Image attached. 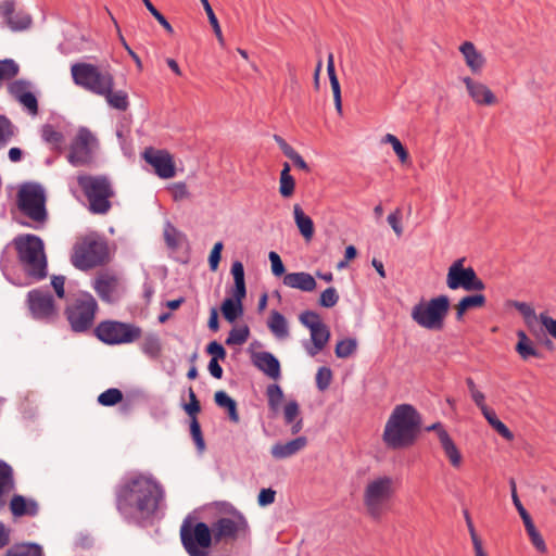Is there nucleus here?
Segmentation results:
<instances>
[{"instance_id": "obj_1", "label": "nucleus", "mask_w": 556, "mask_h": 556, "mask_svg": "<svg viewBox=\"0 0 556 556\" xmlns=\"http://www.w3.org/2000/svg\"><path fill=\"white\" fill-rule=\"evenodd\" d=\"M114 495L122 519L128 525L146 528L153 523L164 502L165 491L152 475L132 472L121 479Z\"/></svg>"}, {"instance_id": "obj_2", "label": "nucleus", "mask_w": 556, "mask_h": 556, "mask_svg": "<svg viewBox=\"0 0 556 556\" xmlns=\"http://www.w3.org/2000/svg\"><path fill=\"white\" fill-rule=\"evenodd\" d=\"M420 415L410 404L395 406L386 422L382 434L383 442L392 450L412 445L420 426Z\"/></svg>"}, {"instance_id": "obj_3", "label": "nucleus", "mask_w": 556, "mask_h": 556, "mask_svg": "<svg viewBox=\"0 0 556 556\" xmlns=\"http://www.w3.org/2000/svg\"><path fill=\"white\" fill-rule=\"evenodd\" d=\"M12 244L27 277L34 281L43 280L48 276V261L43 240L36 235L25 233L16 236Z\"/></svg>"}, {"instance_id": "obj_4", "label": "nucleus", "mask_w": 556, "mask_h": 556, "mask_svg": "<svg viewBox=\"0 0 556 556\" xmlns=\"http://www.w3.org/2000/svg\"><path fill=\"white\" fill-rule=\"evenodd\" d=\"M17 207L20 212L31 219L33 224L18 222L22 226L41 229L48 220L46 208V194L41 185L36 182L24 184L17 192Z\"/></svg>"}, {"instance_id": "obj_5", "label": "nucleus", "mask_w": 556, "mask_h": 556, "mask_svg": "<svg viewBox=\"0 0 556 556\" xmlns=\"http://www.w3.org/2000/svg\"><path fill=\"white\" fill-rule=\"evenodd\" d=\"M77 182L89 202V211L92 214L103 215L110 211V199L114 197V189L109 177L79 175Z\"/></svg>"}, {"instance_id": "obj_6", "label": "nucleus", "mask_w": 556, "mask_h": 556, "mask_svg": "<svg viewBox=\"0 0 556 556\" xmlns=\"http://www.w3.org/2000/svg\"><path fill=\"white\" fill-rule=\"evenodd\" d=\"M180 541L189 556H208L214 539L206 522L187 516L180 527Z\"/></svg>"}, {"instance_id": "obj_7", "label": "nucleus", "mask_w": 556, "mask_h": 556, "mask_svg": "<svg viewBox=\"0 0 556 556\" xmlns=\"http://www.w3.org/2000/svg\"><path fill=\"white\" fill-rule=\"evenodd\" d=\"M98 308V303L90 292H79L64 311L71 330L75 333L88 332L94 324Z\"/></svg>"}, {"instance_id": "obj_8", "label": "nucleus", "mask_w": 556, "mask_h": 556, "mask_svg": "<svg viewBox=\"0 0 556 556\" xmlns=\"http://www.w3.org/2000/svg\"><path fill=\"white\" fill-rule=\"evenodd\" d=\"M71 74L76 86L97 96L105 94L110 87H114L113 75L91 63H74L71 66Z\"/></svg>"}, {"instance_id": "obj_9", "label": "nucleus", "mask_w": 556, "mask_h": 556, "mask_svg": "<svg viewBox=\"0 0 556 556\" xmlns=\"http://www.w3.org/2000/svg\"><path fill=\"white\" fill-rule=\"evenodd\" d=\"M108 244L96 236H86L73 247L71 262L79 270H88L104 264Z\"/></svg>"}, {"instance_id": "obj_10", "label": "nucleus", "mask_w": 556, "mask_h": 556, "mask_svg": "<svg viewBox=\"0 0 556 556\" xmlns=\"http://www.w3.org/2000/svg\"><path fill=\"white\" fill-rule=\"evenodd\" d=\"M450 299L445 294L432 298L427 304L419 302L412 309L413 320L422 328L441 330L448 313Z\"/></svg>"}, {"instance_id": "obj_11", "label": "nucleus", "mask_w": 556, "mask_h": 556, "mask_svg": "<svg viewBox=\"0 0 556 556\" xmlns=\"http://www.w3.org/2000/svg\"><path fill=\"white\" fill-rule=\"evenodd\" d=\"M299 321L309 330L311 339L302 341L306 354L315 357L321 352L330 340L329 327L323 321L321 316L311 309L303 311L299 315Z\"/></svg>"}, {"instance_id": "obj_12", "label": "nucleus", "mask_w": 556, "mask_h": 556, "mask_svg": "<svg viewBox=\"0 0 556 556\" xmlns=\"http://www.w3.org/2000/svg\"><path fill=\"white\" fill-rule=\"evenodd\" d=\"M96 337L109 345L132 343L141 338L142 329L134 324L117 320L101 321L94 329Z\"/></svg>"}, {"instance_id": "obj_13", "label": "nucleus", "mask_w": 556, "mask_h": 556, "mask_svg": "<svg viewBox=\"0 0 556 556\" xmlns=\"http://www.w3.org/2000/svg\"><path fill=\"white\" fill-rule=\"evenodd\" d=\"M26 304L33 319L53 324L59 318V309L53 295L46 289L36 288L27 292Z\"/></svg>"}, {"instance_id": "obj_14", "label": "nucleus", "mask_w": 556, "mask_h": 556, "mask_svg": "<svg viewBox=\"0 0 556 556\" xmlns=\"http://www.w3.org/2000/svg\"><path fill=\"white\" fill-rule=\"evenodd\" d=\"M393 495V480L382 476L370 481L364 492V504L374 518H379L384 505Z\"/></svg>"}, {"instance_id": "obj_15", "label": "nucleus", "mask_w": 556, "mask_h": 556, "mask_svg": "<svg viewBox=\"0 0 556 556\" xmlns=\"http://www.w3.org/2000/svg\"><path fill=\"white\" fill-rule=\"evenodd\" d=\"M465 258L456 260L447 270L446 286L451 290L482 291L484 282L477 276L472 267H464Z\"/></svg>"}, {"instance_id": "obj_16", "label": "nucleus", "mask_w": 556, "mask_h": 556, "mask_svg": "<svg viewBox=\"0 0 556 556\" xmlns=\"http://www.w3.org/2000/svg\"><path fill=\"white\" fill-rule=\"evenodd\" d=\"M248 529V521L239 511L235 514L233 518H218L211 527L213 539L216 543L223 540H236L240 533L245 534Z\"/></svg>"}, {"instance_id": "obj_17", "label": "nucleus", "mask_w": 556, "mask_h": 556, "mask_svg": "<svg viewBox=\"0 0 556 556\" xmlns=\"http://www.w3.org/2000/svg\"><path fill=\"white\" fill-rule=\"evenodd\" d=\"M96 140L91 131L85 127L78 130L75 140L71 143L67 161L73 166H84L90 163L92 153L90 142Z\"/></svg>"}, {"instance_id": "obj_18", "label": "nucleus", "mask_w": 556, "mask_h": 556, "mask_svg": "<svg viewBox=\"0 0 556 556\" xmlns=\"http://www.w3.org/2000/svg\"><path fill=\"white\" fill-rule=\"evenodd\" d=\"M142 157L160 178L168 179L175 176V164L168 151L149 147L144 149Z\"/></svg>"}, {"instance_id": "obj_19", "label": "nucleus", "mask_w": 556, "mask_h": 556, "mask_svg": "<svg viewBox=\"0 0 556 556\" xmlns=\"http://www.w3.org/2000/svg\"><path fill=\"white\" fill-rule=\"evenodd\" d=\"M0 14L4 20L5 25L12 31H23L28 29L33 24L30 14L23 10L16 11V3L14 0H5L0 4Z\"/></svg>"}, {"instance_id": "obj_20", "label": "nucleus", "mask_w": 556, "mask_h": 556, "mask_svg": "<svg viewBox=\"0 0 556 556\" xmlns=\"http://www.w3.org/2000/svg\"><path fill=\"white\" fill-rule=\"evenodd\" d=\"M462 80L466 85L468 94L476 104L492 105L496 102L494 93L486 85L476 81L468 76L463 77Z\"/></svg>"}, {"instance_id": "obj_21", "label": "nucleus", "mask_w": 556, "mask_h": 556, "mask_svg": "<svg viewBox=\"0 0 556 556\" xmlns=\"http://www.w3.org/2000/svg\"><path fill=\"white\" fill-rule=\"evenodd\" d=\"M254 366L269 378L277 380L281 377L279 359L270 352L263 351L253 355Z\"/></svg>"}, {"instance_id": "obj_22", "label": "nucleus", "mask_w": 556, "mask_h": 556, "mask_svg": "<svg viewBox=\"0 0 556 556\" xmlns=\"http://www.w3.org/2000/svg\"><path fill=\"white\" fill-rule=\"evenodd\" d=\"M11 514L15 518L36 517L39 513V505L36 500L27 498L21 494H14L9 503Z\"/></svg>"}, {"instance_id": "obj_23", "label": "nucleus", "mask_w": 556, "mask_h": 556, "mask_svg": "<svg viewBox=\"0 0 556 556\" xmlns=\"http://www.w3.org/2000/svg\"><path fill=\"white\" fill-rule=\"evenodd\" d=\"M307 445L306 437H296L295 439L282 443L277 442L271 446L270 454L275 459H286L302 451Z\"/></svg>"}, {"instance_id": "obj_24", "label": "nucleus", "mask_w": 556, "mask_h": 556, "mask_svg": "<svg viewBox=\"0 0 556 556\" xmlns=\"http://www.w3.org/2000/svg\"><path fill=\"white\" fill-rule=\"evenodd\" d=\"M15 481L12 467L0 459V514L5 510L8 505V495L14 490Z\"/></svg>"}, {"instance_id": "obj_25", "label": "nucleus", "mask_w": 556, "mask_h": 556, "mask_svg": "<svg viewBox=\"0 0 556 556\" xmlns=\"http://www.w3.org/2000/svg\"><path fill=\"white\" fill-rule=\"evenodd\" d=\"M283 285L304 292H311L316 288L314 277L305 271L289 273L285 275Z\"/></svg>"}, {"instance_id": "obj_26", "label": "nucleus", "mask_w": 556, "mask_h": 556, "mask_svg": "<svg viewBox=\"0 0 556 556\" xmlns=\"http://www.w3.org/2000/svg\"><path fill=\"white\" fill-rule=\"evenodd\" d=\"M459 51L465 58L467 66L472 73H480L485 64L484 56L476 49L475 45L470 41H465L459 47Z\"/></svg>"}, {"instance_id": "obj_27", "label": "nucleus", "mask_w": 556, "mask_h": 556, "mask_svg": "<svg viewBox=\"0 0 556 556\" xmlns=\"http://www.w3.org/2000/svg\"><path fill=\"white\" fill-rule=\"evenodd\" d=\"M92 287L102 301L106 303L116 301V296L114 295L116 279L114 277L101 276L94 280Z\"/></svg>"}, {"instance_id": "obj_28", "label": "nucleus", "mask_w": 556, "mask_h": 556, "mask_svg": "<svg viewBox=\"0 0 556 556\" xmlns=\"http://www.w3.org/2000/svg\"><path fill=\"white\" fill-rule=\"evenodd\" d=\"M231 294L232 298H226L220 307L224 318L229 323H233L243 314L242 300L245 298L236 292Z\"/></svg>"}, {"instance_id": "obj_29", "label": "nucleus", "mask_w": 556, "mask_h": 556, "mask_svg": "<svg viewBox=\"0 0 556 556\" xmlns=\"http://www.w3.org/2000/svg\"><path fill=\"white\" fill-rule=\"evenodd\" d=\"M286 425L291 426V433L298 434L303 429V419L300 417V405L295 400L289 401L283 407Z\"/></svg>"}, {"instance_id": "obj_30", "label": "nucleus", "mask_w": 556, "mask_h": 556, "mask_svg": "<svg viewBox=\"0 0 556 556\" xmlns=\"http://www.w3.org/2000/svg\"><path fill=\"white\" fill-rule=\"evenodd\" d=\"M214 400L218 407L227 410L228 418L231 422L238 424L240 421L237 402L226 391H216Z\"/></svg>"}, {"instance_id": "obj_31", "label": "nucleus", "mask_w": 556, "mask_h": 556, "mask_svg": "<svg viewBox=\"0 0 556 556\" xmlns=\"http://www.w3.org/2000/svg\"><path fill=\"white\" fill-rule=\"evenodd\" d=\"M294 222L303 238L306 241H311L314 236V223L313 219L306 215L299 204L293 207Z\"/></svg>"}, {"instance_id": "obj_32", "label": "nucleus", "mask_w": 556, "mask_h": 556, "mask_svg": "<svg viewBox=\"0 0 556 556\" xmlns=\"http://www.w3.org/2000/svg\"><path fill=\"white\" fill-rule=\"evenodd\" d=\"M267 327L278 339H287L289 337L288 321L283 314L278 311H271L267 320Z\"/></svg>"}, {"instance_id": "obj_33", "label": "nucleus", "mask_w": 556, "mask_h": 556, "mask_svg": "<svg viewBox=\"0 0 556 556\" xmlns=\"http://www.w3.org/2000/svg\"><path fill=\"white\" fill-rule=\"evenodd\" d=\"M485 302V295L482 293H473L462 298L456 305V319L462 320L468 309L482 307Z\"/></svg>"}, {"instance_id": "obj_34", "label": "nucleus", "mask_w": 556, "mask_h": 556, "mask_svg": "<svg viewBox=\"0 0 556 556\" xmlns=\"http://www.w3.org/2000/svg\"><path fill=\"white\" fill-rule=\"evenodd\" d=\"M439 440L452 466L455 468L459 467L462 464V455L447 431L439 433Z\"/></svg>"}, {"instance_id": "obj_35", "label": "nucleus", "mask_w": 556, "mask_h": 556, "mask_svg": "<svg viewBox=\"0 0 556 556\" xmlns=\"http://www.w3.org/2000/svg\"><path fill=\"white\" fill-rule=\"evenodd\" d=\"M141 352L148 357L155 359L161 355L162 343L157 333L149 332L140 343Z\"/></svg>"}, {"instance_id": "obj_36", "label": "nucleus", "mask_w": 556, "mask_h": 556, "mask_svg": "<svg viewBox=\"0 0 556 556\" xmlns=\"http://www.w3.org/2000/svg\"><path fill=\"white\" fill-rule=\"evenodd\" d=\"M518 342L516 344V352L522 359L529 357H540L541 353L534 348L532 341L528 338L527 333L522 330L517 332Z\"/></svg>"}, {"instance_id": "obj_37", "label": "nucleus", "mask_w": 556, "mask_h": 556, "mask_svg": "<svg viewBox=\"0 0 556 556\" xmlns=\"http://www.w3.org/2000/svg\"><path fill=\"white\" fill-rule=\"evenodd\" d=\"M482 415L490 424V426H492V428L496 430V432L501 434L505 440L511 441L514 439V433L508 429V427L503 421H501L497 418L493 409L483 407Z\"/></svg>"}, {"instance_id": "obj_38", "label": "nucleus", "mask_w": 556, "mask_h": 556, "mask_svg": "<svg viewBox=\"0 0 556 556\" xmlns=\"http://www.w3.org/2000/svg\"><path fill=\"white\" fill-rule=\"evenodd\" d=\"M114 87H110L109 92L105 94H102L101 97H104L108 104L116 109L118 111H126L129 106V99L128 94L124 90H113Z\"/></svg>"}, {"instance_id": "obj_39", "label": "nucleus", "mask_w": 556, "mask_h": 556, "mask_svg": "<svg viewBox=\"0 0 556 556\" xmlns=\"http://www.w3.org/2000/svg\"><path fill=\"white\" fill-rule=\"evenodd\" d=\"M230 273L233 277V287L231 288V292H236L237 294H241V296L247 295V286L244 279V267L240 261H235L231 265Z\"/></svg>"}, {"instance_id": "obj_40", "label": "nucleus", "mask_w": 556, "mask_h": 556, "mask_svg": "<svg viewBox=\"0 0 556 556\" xmlns=\"http://www.w3.org/2000/svg\"><path fill=\"white\" fill-rule=\"evenodd\" d=\"M3 556H42V548L37 543L14 545Z\"/></svg>"}, {"instance_id": "obj_41", "label": "nucleus", "mask_w": 556, "mask_h": 556, "mask_svg": "<svg viewBox=\"0 0 556 556\" xmlns=\"http://www.w3.org/2000/svg\"><path fill=\"white\" fill-rule=\"evenodd\" d=\"M295 187V180L290 174V165L289 163L283 164V168L280 173V186L279 192L281 197L289 198L293 194Z\"/></svg>"}, {"instance_id": "obj_42", "label": "nucleus", "mask_w": 556, "mask_h": 556, "mask_svg": "<svg viewBox=\"0 0 556 556\" xmlns=\"http://www.w3.org/2000/svg\"><path fill=\"white\" fill-rule=\"evenodd\" d=\"M266 396L269 409L275 413L278 412L283 399L281 387L277 383L269 384L266 389Z\"/></svg>"}, {"instance_id": "obj_43", "label": "nucleus", "mask_w": 556, "mask_h": 556, "mask_svg": "<svg viewBox=\"0 0 556 556\" xmlns=\"http://www.w3.org/2000/svg\"><path fill=\"white\" fill-rule=\"evenodd\" d=\"M123 400V392L117 388H110L98 396V403L105 407H111Z\"/></svg>"}, {"instance_id": "obj_44", "label": "nucleus", "mask_w": 556, "mask_h": 556, "mask_svg": "<svg viewBox=\"0 0 556 556\" xmlns=\"http://www.w3.org/2000/svg\"><path fill=\"white\" fill-rule=\"evenodd\" d=\"M41 137L45 142L53 144L55 148L60 147L64 141L63 134L56 130L51 124H45L42 126Z\"/></svg>"}, {"instance_id": "obj_45", "label": "nucleus", "mask_w": 556, "mask_h": 556, "mask_svg": "<svg viewBox=\"0 0 556 556\" xmlns=\"http://www.w3.org/2000/svg\"><path fill=\"white\" fill-rule=\"evenodd\" d=\"M357 349V341L355 338H346L340 340L334 349L336 356L338 358H348L351 356Z\"/></svg>"}, {"instance_id": "obj_46", "label": "nucleus", "mask_w": 556, "mask_h": 556, "mask_svg": "<svg viewBox=\"0 0 556 556\" xmlns=\"http://www.w3.org/2000/svg\"><path fill=\"white\" fill-rule=\"evenodd\" d=\"M14 136V125L5 116L0 114V148L5 147Z\"/></svg>"}, {"instance_id": "obj_47", "label": "nucleus", "mask_w": 556, "mask_h": 556, "mask_svg": "<svg viewBox=\"0 0 556 556\" xmlns=\"http://www.w3.org/2000/svg\"><path fill=\"white\" fill-rule=\"evenodd\" d=\"M382 142L390 143L392 146L394 153L402 163H405L408 160V152L396 136L387 134L383 137Z\"/></svg>"}, {"instance_id": "obj_48", "label": "nucleus", "mask_w": 556, "mask_h": 556, "mask_svg": "<svg viewBox=\"0 0 556 556\" xmlns=\"http://www.w3.org/2000/svg\"><path fill=\"white\" fill-rule=\"evenodd\" d=\"M250 336V329L248 326H242L240 328H233L230 330L228 338L226 339L227 345H241L244 342H247L248 338Z\"/></svg>"}, {"instance_id": "obj_49", "label": "nucleus", "mask_w": 556, "mask_h": 556, "mask_svg": "<svg viewBox=\"0 0 556 556\" xmlns=\"http://www.w3.org/2000/svg\"><path fill=\"white\" fill-rule=\"evenodd\" d=\"M189 427H190V435L195 444L198 453L203 454L206 445H205L201 426H200L198 419L190 420Z\"/></svg>"}, {"instance_id": "obj_50", "label": "nucleus", "mask_w": 556, "mask_h": 556, "mask_svg": "<svg viewBox=\"0 0 556 556\" xmlns=\"http://www.w3.org/2000/svg\"><path fill=\"white\" fill-rule=\"evenodd\" d=\"M189 403L184 404V410L190 417V420L198 419L197 415L201 410L200 402L197 399V395L193 389L190 387L188 390Z\"/></svg>"}, {"instance_id": "obj_51", "label": "nucleus", "mask_w": 556, "mask_h": 556, "mask_svg": "<svg viewBox=\"0 0 556 556\" xmlns=\"http://www.w3.org/2000/svg\"><path fill=\"white\" fill-rule=\"evenodd\" d=\"M339 301V294L333 287L324 290L319 296V305L326 308L333 307Z\"/></svg>"}, {"instance_id": "obj_52", "label": "nucleus", "mask_w": 556, "mask_h": 556, "mask_svg": "<svg viewBox=\"0 0 556 556\" xmlns=\"http://www.w3.org/2000/svg\"><path fill=\"white\" fill-rule=\"evenodd\" d=\"M17 101L27 110L28 114L33 116L38 114V100L31 91L21 94Z\"/></svg>"}, {"instance_id": "obj_53", "label": "nucleus", "mask_w": 556, "mask_h": 556, "mask_svg": "<svg viewBox=\"0 0 556 556\" xmlns=\"http://www.w3.org/2000/svg\"><path fill=\"white\" fill-rule=\"evenodd\" d=\"M332 380V371L329 367L323 366L316 374V386L318 390L325 391L329 388Z\"/></svg>"}, {"instance_id": "obj_54", "label": "nucleus", "mask_w": 556, "mask_h": 556, "mask_svg": "<svg viewBox=\"0 0 556 556\" xmlns=\"http://www.w3.org/2000/svg\"><path fill=\"white\" fill-rule=\"evenodd\" d=\"M200 1L202 2L204 11L207 14L208 22H210L211 26L213 27V30H214L216 37L218 38L219 41H222L223 40L222 29H220L218 20L216 17L208 0H200Z\"/></svg>"}, {"instance_id": "obj_55", "label": "nucleus", "mask_w": 556, "mask_h": 556, "mask_svg": "<svg viewBox=\"0 0 556 556\" xmlns=\"http://www.w3.org/2000/svg\"><path fill=\"white\" fill-rule=\"evenodd\" d=\"M181 233L170 223H167L164 229V239L169 249H177L179 245L178 237Z\"/></svg>"}, {"instance_id": "obj_56", "label": "nucleus", "mask_w": 556, "mask_h": 556, "mask_svg": "<svg viewBox=\"0 0 556 556\" xmlns=\"http://www.w3.org/2000/svg\"><path fill=\"white\" fill-rule=\"evenodd\" d=\"M29 83L24 79H17L9 85V93L17 101L21 94L29 91Z\"/></svg>"}, {"instance_id": "obj_57", "label": "nucleus", "mask_w": 556, "mask_h": 556, "mask_svg": "<svg viewBox=\"0 0 556 556\" xmlns=\"http://www.w3.org/2000/svg\"><path fill=\"white\" fill-rule=\"evenodd\" d=\"M223 248L224 243L222 241L216 242L208 255V266L212 271H216L218 268Z\"/></svg>"}, {"instance_id": "obj_58", "label": "nucleus", "mask_w": 556, "mask_h": 556, "mask_svg": "<svg viewBox=\"0 0 556 556\" xmlns=\"http://www.w3.org/2000/svg\"><path fill=\"white\" fill-rule=\"evenodd\" d=\"M206 353L212 356L211 359L224 361L227 356V352L222 343L212 341L206 345Z\"/></svg>"}, {"instance_id": "obj_59", "label": "nucleus", "mask_w": 556, "mask_h": 556, "mask_svg": "<svg viewBox=\"0 0 556 556\" xmlns=\"http://www.w3.org/2000/svg\"><path fill=\"white\" fill-rule=\"evenodd\" d=\"M401 219H402V212H401V208H399V207L394 212L389 214V216L387 218L388 224L390 225V227L393 229V231L395 232V235L397 237H401L403 235V227H402Z\"/></svg>"}, {"instance_id": "obj_60", "label": "nucleus", "mask_w": 556, "mask_h": 556, "mask_svg": "<svg viewBox=\"0 0 556 556\" xmlns=\"http://www.w3.org/2000/svg\"><path fill=\"white\" fill-rule=\"evenodd\" d=\"M268 258L270 261L271 273L276 277H280L285 274L286 268L279 256V254L275 251H270L268 253Z\"/></svg>"}, {"instance_id": "obj_61", "label": "nucleus", "mask_w": 556, "mask_h": 556, "mask_svg": "<svg viewBox=\"0 0 556 556\" xmlns=\"http://www.w3.org/2000/svg\"><path fill=\"white\" fill-rule=\"evenodd\" d=\"M276 491L273 489H262L257 496V503L260 506L265 507L275 502Z\"/></svg>"}, {"instance_id": "obj_62", "label": "nucleus", "mask_w": 556, "mask_h": 556, "mask_svg": "<svg viewBox=\"0 0 556 556\" xmlns=\"http://www.w3.org/2000/svg\"><path fill=\"white\" fill-rule=\"evenodd\" d=\"M65 277L62 275L52 276L51 286L55 291V294L59 299H63L65 296Z\"/></svg>"}, {"instance_id": "obj_63", "label": "nucleus", "mask_w": 556, "mask_h": 556, "mask_svg": "<svg viewBox=\"0 0 556 556\" xmlns=\"http://www.w3.org/2000/svg\"><path fill=\"white\" fill-rule=\"evenodd\" d=\"M540 321L543 325V327L546 329V331L556 339V319L549 317L548 315L541 313L540 314Z\"/></svg>"}, {"instance_id": "obj_64", "label": "nucleus", "mask_w": 556, "mask_h": 556, "mask_svg": "<svg viewBox=\"0 0 556 556\" xmlns=\"http://www.w3.org/2000/svg\"><path fill=\"white\" fill-rule=\"evenodd\" d=\"M529 539L538 552L542 554L547 552V546L539 530L534 531L532 534H529Z\"/></svg>"}]
</instances>
